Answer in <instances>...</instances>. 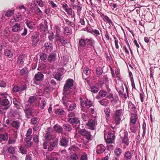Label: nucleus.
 Returning <instances> with one entry per match:
<instances>
[{
  "instance_id": "40",
  "label": "nucleus",
  "mask_w": 160,
  "mask_h": 160,
  "mask_svg": "<svg viewBox=\"0 0 160 160\" xmlns=\"http://www.w3.org/2000/svg\"><path fill=\"white\" fill-rule=\"evenodd\" d=\"M79 45L80 46L84 47L86 45L85 39H80L79 41Z\"/></svg>"
},
{
  "instance_id": "35",
  "label": "nucleus",
  "mask_w": 160,
  "mask_h": 160,
  "mask_svg": "<svg viewBox=\"0 0 160 160\" xmlns=\"http://www.w3.org/2000/svg\"><path fill=\"white\" fill-rule=\"evenodd\" d=\"M37 98L35 96H30L28 99V102L30 103L31 105L33 104L36 100Z\"/></svg>"
},
{
  "instance_id": "18",
  "label": "nucleus",
  "mask_w": 160,
  "mask_h": 160,
  "mask_svg": "<svg viewBox=\"0 0 160 160\" xmlns=\"http://www.w3.org/2000/svg\"><path fill=\"white\" fill-rule=\"evenodd\" d=\"M86 45L89 46H92L94 48V45L95 43V41L92 38H86L85 39Z\"/></svg>"
},
{
  "instance_id": "44",
  "label": "nucleus",
  "mask_w": 160,
  "mask_h": 160,
  "mask_svg": "<svg viewBox=\"0 0 160 160\" xmlns=\"http://www.w3.org/2000/svg\"><path fill=\"white\" fill-rule=\"evenodd\" d=\"M76 104L75 103H72L70 104L68 110L72 111L76 108Z\"/></svg>"
},
{
  "instance_id": "9",
  "label": "nucleus",
  "mask_w": 160,
  "mask_h": 160,
  "mask_svg": "<svg viewBox=\"0 0 160 160\" xmlns=\"http://www.w3.org/2000/svg\"><path fill=\"white\" fill-rule=\"evenodd\" d=\"M96 151L97 154H101L105 150L106 147L102 144H101L97 145L96 148Z\"/></svg>"
},
{
  "instance_id": "7",
  "label": "nucleus",
  "mask_w": 160,
  "mask_h": 160,
  "mask_svg": "<svg viewBox=\"0 0 160 160\" xmlns=\"http://www.w3.org/2000/svg\"><path fill=\"white\" fill-rule=\"evenodd\" d=\"M97 124V119L96 118V117H95L88 121L87 125L89 127V128L90 129L94 130Z\"/></svg>"
},
{
  "instance_id": "19",
  "label": "nucleus",
  "mask_w": 160,
  "mask_h": 160,
  "mask_svg": "<svg viewBox=\"0 0 160 160\" xmlns=\"http://www.w3.org/2000/svg\"><path fill=\"white\" fill-rule=\"evenodd\" d=\"M13 10L9 9L7 12H4L2 15V18H4L5 16L8 17H11L14 13Z\"/></svg>"
},
{
  "instance_id": "29",
  "label": "nucleus",
  "mask_w": 160,
  "mask_h": 160,
  "mask_svg": "<svg viewBox=\"0 0 160 160\" xmlns=\"http://www.w3.org/2000/svg\"><path fill=\"white\" fill-rule=\"evenodd\" d=\"M4 54L7 57L11 58L13 56L12 52L10 50L6 49L4 50Z\"/></svg>"
},
{
  "instance_id": "1",
  "label": "nucleus",
  "mask_w": 160,
  "mask_h": 160,
  "mask_svg": "<svg viewBox=\"0 0 160 160\" xmlns=\"http://www.w3.org/2000/svg\"><path fill=\"white\" fill-rule=\"evenodd\" d=\"M137 121H138L137 114H131L129 124L130 130L132 133H135L136 132L138 127L136 124Z\"/></svg>"
},
{
  "instance_id": "51",
  "label": "nucleus",
  "mask_w": 160,
  "mask_h": 160,
  "mask_svg": "<svg viewBox=\"0 0 160 160\" xmlns=\"http://www.w3.org/2000/svg\"><path fill=\"white\" fill-rule=\"evenodd\" d=\"M8 152L10 153L13 154L15 153V149L13 147H10L8 148Z\"/></svg>"
},
{
  "instance_id": "15",
  "label": "nucleus",
  "mask_w": 160,
  "mask_h": 160,
  "mask_svg": "<svg viewBox=\"0 0 160 160\" xmlns=\"http://www.w3.org/2000/svg\"><path fill=\"white\" fill-rule=\"evenodd\" d=\"M45 50L47 53L50 52L53 49L52 44L49 42H46L44 44Z\"/></svg>"
},
{
  "instance_id": "16",
  "label": "nucleus",
  "mask_w": 160,
  "mask_h": 160,
  "mask_svg": "<svg viewBox=\"0 0 160 160\" xmlns=\"http://www.w3.org/2000/svg\"><path fill=\"white\" fill-rule=\"evenodd\" d=\"M44 76L41 72H38L34 76V79L37 81H41L43 79Z\"/></svg>"
},
{
  "instance_id": "31",
  "label": "nucleus",
  "mask_w": 160,
  "mask_h": 160,
  "mask_svg": "<svg viewBox=\"0 0 160 160\" xmlns=\"http://www.w3.org/2000/svg\"><path fill=\"white\" fill-rule=\"evenodd\" d=\"M114 152L116 156L119 157L122 154V150L119 148H117L115 149Z\"/></svg>"
},
{
  "instance_id": "63",
  "label": "nucleus",
  "mask_w": 160,
  "mask_h": 160,
  "mask_svg": "<svg viewBox=\"0 0 160 160\" xmlns=\"http://www.w3.org/2000/svg\"><path fill=\"white\" fill-rule=\"evenodd\" d=\"M49 34L50 35L48 36V39L50 41H52L54 38V34L52 32H51L49 33Z\"/></svg>"
},
{
  "instance_id": "55",
  "label": "nucleus",
  "mask_w": 160,
  "mask_h": 160,
  "mask_svg": "<svg viewBox=\"0 0 160 160\" xmlns=\"http://www.w3.org/2000/svg\"><path fill=\"white\" fill-rule=\"evenodd\" d=\"M83 72L86 75H89L91 73L89 69L87 68H83Z\"/></svg>"
},
{
  "instance_id": "42",
  "label": "nucleus",
  "mask_w": 160,
  "mask_h": 160,
  "mask_svg": "<svg viewBox=\"0 0 160 160\" xmlns=\"http://www.w3.org/2000/svg\"><path fill=\"white\" fill-rule=\"evenodd\" d=\"M91 91L94 93H96L99 91V88L96 86H93L90 87Z\"/></svg>"
},
{
  "instance_id": "12",
  "label": "nucleus",
  "mask_w": 160,
  "mask_h": 160,
  "mask_svg": "<svg viewBox=\"0 0 160 160\" xmlns=\"http://www.w3.org/2000/svg\"><path fill=\"white\" fill-rule=\"evenodd\" d=\"M56 56L55 52L51 53L48 56L47 61L50 63L55 62L56 61Z\"/></svg>"
},
{
  "instance_id": "37",
  "label": "nucleus",
  "mask_w": 160,
  "mask_h": 160,
  "mask_svg": "<svg viewBox=\"0 0 160 160\" xmlns=\"http://www.w3.org/2000/svg\"><path fill=\"white\" fill-rule=\"evenodd\" d=\"M17 137V136L15 135L14 138H10L8 141V144H14L16 143V138Z\"/></svg>"
},
{
  "instance_id": "46",
  "label": "nucleus",
  "mask_w": 160,
  "mask_h": 160,
  "mask_svg": "<svg viewBox=\"0 0 160 160\" xmlns=\"http://www.w3.org/2000/svg\"><path fill=\"white\" fill-rule=\"evenodd\" d=\"M20 36L17 34H15L12 37V40L13 42H17L20 39Z\"/></svg>"
},
{
  "instance_id": "38",
  "label": "nucleus",
  "mask_w": 160,
  "mask_h": 160,
  "mask_svg": "<svg viewBox=\"0 0 160 160\" xmlns=\"http://www.w3.org/2000/svg\"><path fill=\"white\" fill-rule=\"evenodd\" d=\"M9 104V101L8 99L5 98L1 101V104L3 106H8Z\"/></svg>"
},
{
  "instance_id": "41",
  "label": "nucleus",
  "mask_w": 160,
  "mask_h": 160,
  "mask_svg": "<svg viewBox=\"0 0 160 160\" xmlns=\"http://www.w3.org/2000/svg\"><path fill=\"white\" fill-rule=\"evenodd\" d=\"M32 110L31 108H26L24 110V112L27 116L31 115L32 113Z\"/></svg>"
},
{
  "instance_id": "27",
  "label": "nucleus",
  "mask_w": 160,
  "mask_h": 160,
  "mask_svg": "<svg viewBox=\"0 0 160 160\" xmlns=\"http://www.w3.org/2000/svg\"><path fill=\"white\" fill-rule=\"evenodd\" d=\"M68 141L65 137H63L60 140V145L66 147L67 146Z\"/></svg>"
},
{
  "instance_id": "4",
  "label": "nucleus",
  "mask_w": 160,
  "mask_h": 160,
  "mask_svg": "<svg viewBox=\"0 0 160 160\" xmlns=\"http://www.w3.org/2000/svg\"><path fill=\"white\" fill-rule=\"evenodd\" d=\"M104 138L107 143H113L115 138V132L112 131L109 132L107 133H105Z\"/></svg>"
},
{
  "instance_id": "56",
  "label": "nucleus",
  "mask_w": 160,
  "mask_h": 160,
  "mask_svg": "<svg viewBox=\"0 0 160 160\" xmlns=\"http://www.w3.org/2000/svg\"><path fill=\"white\" fill-rule=\"evenodd\" d=\"M103 20L109 23H112V21L109 19V17L106 15L103 16Z\"/></svg>"
},
{
  "instance_id": "33",
  "label": "nucleus",
  "mask_w": 160,
  "mask_h": 160,
  "mask_svg": "<svg viewBox=\"0 0 160 160\" xmlns=\"http://www.w3.org/2000/svg\"><path fill=\"white\" fill-rule=\"evenodd\" d=\"M65 22L66 23V24L68 25H70L72 28H74L75 26V19H74L73 22H71L69 21V20L68 19H66L65 20Z\"/></svg>"
},
{
  "instance_id": "21",
  "label": "nucleus",
  "mask_w": 160,
  "mask_h": 160,
  "mask_svg": "<svg viewBox=\"0 0 160 160\" xmlns=\"http://www.w3.org/2000/svg\"><path fill=\"white\" fill-rule=\"evenodd\" d=\"M22 28L20 24L17 23L12 27V31L14 32L19 31L22 29Z\"/></svg>"
},
{
  "instance_id": "53",
  "label": "nucleus",
  "mask_w": 160,
  "mask_h": 160,
  "mask_svg": "<svg viewBox=\"0 0 160 160\" xmlns=\"http://www.w3.org/2000/svg\"><path fill=\"white\" fill-rule=\"evenodd\" d=\"M81 111L85 112H88V108L85 107V106H84V105H82L81 103Z\"/></svg>"
},
{
  "instance_id": "17",
  "label": "nucleus",
  "mask_w": 160,
  "mask_h": 160,
  "mask_svg": "<svg viewBox=\"0 0 160 160\" xmlns=\"http://www.w3.org/2000/svg\"><path fill=\"white\" fill-rule=\"evenodd\" d=\"M80 103L82 105H85L86 107H88V108L92 106L93 104L92 101L88 98H87L85 100L81 101Z\"/></svg>"
},
{
  "instance_id": "26",
  "label": "nucleus",
  "mask_w": 160,
  "mask_h": 160,
  "mask_svg": "<svg viewBox=\"0 0 160 160\" xmlns=\"http://www.w3.org/2000/svg\"><path fill=\"white\" fill-rule=\"evenodd\" d=\"M25 59L24 55H20L18 58L17 63L19 64H22Z\"/></svg>"
},
{
  "instance_id": "34",
  "label": "nucleus",
  "mask_w": 160,
  "mask_h": 160,
  "mask_svg": "<svg viewBox=\"0 0 160 160\" xmlns=\"http://www.w3.org/2000/svg\"><path fill=\"white\" fill-rule=\"evenodd\" d=\"M55 113L58 115H63L65 113V111L62 109H57L55 110Z\"/></svg>"
},
{
  "instance_id": "20",
  "label": "nucleus",
  "mask_w": 160,
  "mask_h": 160,
  "mask_svg": "<svg viewBox=\"0 0 160 160\" xmlns=\"http://www.w3.org/2000/svg\"><path fill=\"white\" fill-rule=\"evenodd\" d=\"M53 128L54 131L58 133H62L63 131V128L58 124L54 125Z\"/></svg>"
},
{
  "instance_id": "43",
  "label": "nucleus",
  "mask_w": 160,
  "mask_h": 160,
  "mask_svg": "<svg viewBox=\"0 0 160 160\" xmlns=\"http://www.w3.org/2000/svg\"><path fill=\"white\" fill-rule=\"evenodd\" d=\"M107 93V92L105 90H101L99 91L98 94L103 98L106 95Z\"/></svg>"
},
{
  "instance_id": "11",
  "label": "nucleus",
  "mask_w": 160,
  "mask_h": 160,
  "mask_svg": "<svg viewBox=\"0 0 160 160\" xmlns=\"http://www.w3.org/2000/svg\"><path fill=\"white\" fill-rule=\"evenodd\" d=\"M62 99V102L63 103L64 106H65L66 108L68 107L69 105V102H71V100L68 98V95H64Z\"/></svg>"
},
{
  "instance_id": "8",
  "label": "nucleus",
  "mask_w": 160,
  "mask_h": 160,
  "mask_svg": "<svg viewBox=\"0 0 160 160\" xmlns=\"http://www.w3.org/2000/svg\"><path fill=\"white\" fill-rule=\"evenodd\" d=\"M116 88V90L121 97L124 98L126 99L127 97L126 94L123 93L124 90L122 83H121V84L118 85L117 84Z\"/></svg>"
},
{
  "instance_id": "5",
  "label": "nucleus",
  "mask_w": 160,
  "mask_h": 160,
  "mask_svg": "<svg viewBox=\"0 0 160 160\" xmlns=\"http://www.w3.org/2000/svg\"><path fill=\"white\" fill-rule=\"evenodd\" d=\"M122 114V109L116 110L114 113L113 116V120L116 124V126H117L120 124L121 120L120 117Z\"/></svg>"
},
{
  "instance_id": "50",
  "label": "nucleus",
  "mask_w": 160,
  "mask_h": 160,
  "mask_svg": "<svg viewBox=\"0 0 160 160\" xmlns=\"http://www.w3.org/2000/svg\"><path fill=\"white\" fill-rule=\"evenodd\" d=\"M26 24L27 26L30 29H32L33 28V24L32 22L27 21L26 22Z\"/></svg>"
},
{
  "instance_id": "28",
  "label": "nucleus",
  "mask_w": 160,
  "mask_h": 160,
  "mask_svg": "<svg viewBox=\"0 0 160 160\" xmlns=\"http://www.w3.org/2000/svg\"><path fill=\"white\" fill-rule=\"evenodd\" d=\"M44 138L46 141H48L53 139V137L50 132H48L45 135Z\"/></svg>"
},
{
  "instance_id": "23",
  "label": "nucleus",
  "mask_w": 160,
  "mask_h": 160,
  "mask_svg": "<svg viewBox=\"0 0 160 160\" xmlns=\"http://www.w3.org/2000/svg\"><path fill=\"white\" fill-rule=\"evenodd\" d=\"M8 134L7 133H0V142L2 141H5L8 140Z\"/></svg>"
},
{
  "instance_id": "47",
  "label": "nucleus",
  "mask_w": 160,
  "mask_h": 160,
  "mask_svg": "<svg viewBox=\"0 0 160 160\" xmlns=\"http://www.w3.org/2000/svg\"><path fill=\"white\" fill-rule=\"evenodd\" d=\"M19 149L21 153L22 154H25L27 153V150L22 146L19 147Z\"/></svg>"
},
{
  "instance_id": "10",
  "label": "nucleus",
  "mask_w": 160,
  "mask_h": 160,
  "mask_svg": "<svg viewBox=\"0 0 160 160\" xmlns=\"http://www.w3.org/2000/svg\"><path fill=\"white\" fill-rule=\"evenodd\" d=\"M31 38L32 45L34 46H36L39 40V34L37 33H36L35 35L32 36Z\"/></svg>"
},
{
  "instance_id": "14",
  "label": "nucleus",
  "mask_w": 160,
  "mask_h": 160,
  "mask_svg": "<svg viewBox=\"0 0 160 160\" xmlns=\"http://www.w3.org/2000/svg\"><path fill=\"white\" fill-rule=\"evenodd\" d=\"M58 139L56 138L54 141L50 143V146L48 147V150L51 151L56 147H57L58 145Z\"/></svg>"
},
{
  "instance_id": "64",
  "label": "nucleus",
  "mask_w": 160,
  "mask_h": 160,
  "mask_svg": "<svg viewBox=\"0 0 160 160\" xmlns=\"http://www.w3.org/2000/svg\"><path fill=\"white\" fill-rule=\"evenodd\" d=\"M71 157L72 160H76L78 158V155L75 153L72 154Z\"/></svg>"
},
{
  "instance_id": "57",
  "label": "nucleus",
  "mask_w": 160,
  "mask_h": 160,
  "mask_svg": "<svg viewBox=\"0 0 160 160\" xmlns=\"http://www.w3.org/2000/svg\"><path fill=\"white\" fill-rule=\"evenodd\" d=\"M104 112L107 117H109L110 116V110L109 108H106L104 110Z\"/></svg>"
},
{
  "instance_id": "45",
  "label": "nucleus",
  "mask_w": 160,
  "mask_h": 160,
  "mask_svg": "<svg viewBox=\"0 0 160 160\" xmlns=\"http://www.w3.org/2000/svg\"><path fill=\"white\" fill-rule=\"evenodd\" d=\"M45 105L46 102L45 100L43 99L42 100L40 103H39V106L42 109H44Z\"/></svg>"
},
{
  "instance_id": "2",
  "label": "nucleus",
  "mask_w": 160,
  "mask_h": 160,
  "mask_svg": "<svg viewBox=\"0 0 160 160\" xmlns=\"http://www.w3.org/2000/svg\"><path fill=\"white\" fill-rule=\"evenodd\" d=\"M74 81L72 79H68L66 80L63 88V94L68 95L70 92V90L72 87Z\"/></svg>"
},
{
  "instance_id": "52",
  "label": "nucleus",
  "mask_w": 160,
  "mask_h": 160,
  "mask_svg": "<svg viewBox=\"0 0 160 160\" xmlns=\"http://www.w3.org/2000/svg\"><path fill=\"white\" fill-rule=\"evenodd\" d=\"M37 118L34 117L31 119L30 123L32 125H36L37 124Z\"/></svg>"
},
{
  "instance_id": "60",
  "label": "nucleus",
  "mask_w": 160,
  "mask_h": 160,
  "mask_svg": "<svg viewBox=\"0 0 160 160\" xmlns=\"http://www.w3.org/2000/svg\"><path fill=\"white\" fill-rule=\"evenodd\" d=\"M114 39L115 40L114 43L115 44V48L116 49H119V45H118V40L117 39V38H116L115 36H114L113 37Z\"/></svg>"
},
{
  "instance_id": "32",
  "label": "nucleus",
  "mask_w": 160,
  "mask_h": 160,
  "mask_svg": "<svg viewBox=\"0 0 160 160\" xmlns=\"http://www.w3.org/2000/svg\"><path fill=\"white\" fill-rule=\"evenodd\" d=\"M11 125L17 129H18L20 127L19 123L17 121H13L11 123Z\"/></svg>"
},
{
  "instance_id": "22",
  "label": "nucleus",
  "mask_w": 160,
  "mask_h": 160,
  "mask_svg": "<svg viewBox=\"0 0 160 160\" xmlns=\"http://www.w3.org/2000/svg\"><path fill=\"white\" fill-rule=\"evenodd\" d=\"M132 157V154L129 151H127L125 152L123 158L127 160H131Z\"/></svg>"
},
{
  "instance_id": "6",
  "label": "nucleus",
  "mask_w": 160,
  "mask_h": 160,
  "mask_svg": "<svg viewBox=\"0 0 160 160\" xmlns=\"http://www.w3.org/2000/svg\"><path fill=\"white\" fill-rule=\"evenodd\" d=\"M68 122L71 124L75 129L77 130L79 128V126L80 124V121L77 118H68Z\"/></svg>"
},
{
  "instance_id": "62",
  "label": "nucleus",
  "mask_w": 160,
  "mask_h": 160,
  "mask_svg": "<svg viewBox=\"0 0 160 160\" xmlns=\"http://www.w3.org/2000/svg\"><path fill=\"white\" fill-rule=\"evenodd\" d=\"M32 136L26 135V137L24 139V141L26 142H29L32 139Z\"/></svg>"
},
{
  "instance_id": "13",
  "label": "nucleus",
  "mask_w": 160,
  "mask_h": 160,
  "mask_svg": "<svg viewBox=\"0 0 160 160\" xmlns=\"http://www.w3.org/2000/svg\"><path fill=\"white\" fill-rule=\"evenodd\" d=\"M128 134V132L127 131H124L123 132L124 136L122 138V142L126 146H128L129 144Z\"/></svg>"
},
{
  "instance_id": "36",
  "label": "nucleus",
  "mask_w": 160,
  "mask_h": 160,
  "mask_svg": "<svg viewBox=\"0 0 160 160\" xmlns=\"http://www.w3.org/2000/svg\"><path fill=\"white\" fill-rule=\"evenodd\" d=\"M58 41L60 42L63 46H64L67 43L66 39L62 36H61V38L58 40Z\"/></svg>"
},
{
  "instance_id": "30",
  "label": "nucleus",
  "mask_w": 160,
  "mask_h": 160,
  "mask_svg": "<svg viewBox=\"0 0 160 160\" xmlns=\"http://www.w3.org/2000/svg\"><path fill=\"white\" fill-rule=\"evenodd\" d=\"M63 128L64 130L68 132H70L72 130L71 126L68 124L65 123L63 125Z\"/></svg>"
},
{
  "instance_id": "39",
  "label": "nucleus",
  "mask_w": 160,
  "mask_h": 160,
  "mask_svg": "<svg viewBox=\"0 0 160 160\" xmlns=\"http://www.w3.org/2000/svg\"><path fill=\"white\" fill-rule=\"evenodd\" d=\"M28 69L26 67H25L23 68L20 71V73L21 75H23L25 74H27L28 73Z\"/></svg>"
},
{
  "instance_id": "3",
  "label": "nucleus",
  "mask_w": 160,
  "mask_h": 160,
  "mask_svg": "<svg viewBox=\"0 0 160 160\" xmlns=\"http://www.w3.org/2000/svg\"><path fill=\"white\" fill-rule=\"evenodd\" d=\"M78 131V133L87 140L90 141L92 139L93 137L91 132L85 129H79Z\"/></svg>"
},
{
  "instance_id": "48",
  "label": "nucleus",
  "mask_w": 160,
  "mask_h": 160,
  "mask_svg": "<svg viewBox=\"0 0 160 160\" xmlns=\"http://www.w3.org/2000/svg\"><path fill=\"white\" fill-rule=\"evenodd\" d=\"M103 70L102 69L98 67L97 68L96 70V74L97 75L100 76L102 75Z\"/></svg>"
},
{
  "instance_id": "58",
  "label": "nucleus",
  "mask_w": 160,
  "mask_h": 160,
  "mask_svg": "<svg viewBox=\"0 0 160 160\" xmlns=\"http://www.w3.org/2000/svg\"><path fill=\"white\" fill-rule=\"evenodd\" d=\"M22 17L20 15L18 14L16 17L14 18V19L16 22H19L22 20Z\"/></svg>"
},
{
  "instance_id": "59",
  "label": "nucleus",
  "mask_w": 160,
  "mask_h": 160,
  "mask_svg": "<svg viewBox=\"0 0 160 160\" xmlns=\"http://www.w3.org/2000/svg\"><path fill=\"white\" fill-rule=\"evenodd\" d=\"M140 97L141 101L142 102H143L144 101V98L145 97V94L143 92L140 93Z\"/></svg>"
},
{
  "instance_id": "61",
  "label": "nucleus",
  "mask_w": 160,
  "mask_h": 160,
  "mask_svg": "<svg viewBox=\"0 0 160 160\" xmlns=\"http://www.w3.org/2000/svg\"><path fill=\"white\" fill-rule=\"evenodd\" d=\"M33 140L35 143H38L39 142L38 136L35 135L33 137Z\"/></svg>"
},
{
  "instance_id": "24",
  "label": "nucleus",
  "mask_w": 160,
  "mask_h": 160,
  "mask_svg": "<svg viewBox=\"0 0 160 160\" xmlns=\"http://www.w3.org/2000/svg\"><path fill=\"white\" fill-rule=\"evenodd\" d=\"M131 114H137V110L135 106L133 104H129L128 106Z\"/></svg>"
},
{
  "instance_id": "49",
  "label": "nucleus",
  "mask_w": 160,
  "mask_h": 160,
  "mask_svg": "<svg viewBox=\"0 0 160 160\" xmlns=\"http://www.w3.org/2000/svg\"><path fill=\"white\" fill-rule=\"evenodd\" d=\"M62 75L60 72H57L54 75V77L56 79L60 81Z\"/></svg>"
},
{
  "instance_id": "25",
  "label": "nucleus",
  "mask_w": 160,
  "mask_h": 160,
  "mask_svg": "<svg viewBox=\"0 0 160 160\" xmlns=\"http://www.w3.org/2000/svg\"><path fill=\"white\" fill-rule=\"evenodd\" d=\"M98 102L102 106L107 107L109 103L108 100L106 98H103L98 101Z\"/></svg>"
},
{
  "instance_id": "54",
  "label": "nucleus",
  "mask_w": 160,
  "mask_h": 160,
  "mask_svg": "<svg viewBox=\"0 0 160 160\" xmlns=\"http://www.w3.org/2000/svg\"><path fill=\"white\" fill-rule=\"evenodd\" d=\"M12 91L14 92H17L20 91V87L15 85L13 87L12 89Z\"/></svg>"
}]
</instances>
